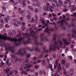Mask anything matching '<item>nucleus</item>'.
<instances>
[{"instance_id": "obj_52", "label": "nucleus", "mask_w": 76, "mask_h": 76, "mask_svg": "<svg viewBox=\"0 0 76 76\" xmlns=\"http://www.w3.org/2000/svg\"><path fill=\"white\" fill-rule=\"evenodd\" d=\"M55 64H56V66H57V64H58V61L57 60H56L55 61Z\"/></svg>"}, {"instance_id": "obj_48", "label": "nucleus", "mask_w": 76, "mask_h": 76, "mask_svg": "<svg viewBox=\"0 0 76 76\" xmlns=\"http://www.w3.org/2000/svg\"><path fill=\"white\" fill-rule=\"evenodd\" d=\"M52 6H53V7H56V4H55L54 3H52Z\"/></svg>"}, {"instance_id": "obj_40", "label": "nucleus", "mask_w": 76, "mask_h": 76, "mask_svg": "<svg viewBox=\"0 0 76 76\" xmlns=\"http://www.w3.org/2000/svg\"><path fill=\"white\" fill-rule=\"evenodd\" d=\"M42 28H40L38 29H37L36 30V31H42Z\"/></svg>"}, {"instance_id": "obj_19", "label": "nucleus", "mask_w": 76, "mask_h": 76, "mask_svg": "<svg viewBox=\"0 0 76 76\" xmlns=\"http://www.w3.org/2000/svg\"><path fill=\"white\" fill-rule=\"evenodd\" d=\"M37 31H35L34 32L33 34H31V37H33V38H34V37H35V36L34 35H35L36 34H37Z\"/></svg>"}, {"instance_id": "obj_62", "label": "nucleus", "mask_w": 76, "mask_h": 76, "mask_svg": "<svg viewBox=\"0 0 76 76\" xmlns=\"http://www.w3.org/2000/svg\"><path fill=\"white\" fill-rule=\"evenodd\" d=\"M12 74H13V72L12 71H11L9 74V75H12Z\"/></svg>"}, {"instance_id": "obj_2", "label": "nucleus", "mask_w": 76, "mask_h": 76, "mask_svg": "<svg viewBox=\"0 0 76 76\" xmlns=\"http://www.w3.org/2000/svg\"><path fill=\"white\" fill-rule=\"evenodd\" d=\"M57 35L55 34L53 35V37L52 39L53 42H55L53 45H52V47L50 48V51H56V48H57L58 45V42H56V38Z\"/></svg>"}, {"instance_id": "obj_11", "label": "nucleus", "mask_w": 76, "mask_h": 76, "mask_svg": "<svg viewBox=\"0 0 76 76\" xmlns=\"http://www.w3.org/2000/svg\"><path fill=\"white\" fill-rule=\"evenodd\" d=\"M48 8H49L50 11V12H53V10H51L53 8V7H52V6H50V4L49 3H48Z\"/></svg>"}, {"instance_id": "obj_17", "label": "nucleus", "mask_w": 76, "mask_h": 76, "mask_svg": "<svg viewBox=\"0 0 76 76\" xmlns=\"http://www.w3.org/2000/svg\"><path fill=\"white\" fill-rule=\"evenodd\" d=\"M66 60L65 59H63L61 61V64H66Z\"/></svg>"}, {"instance_id": "obj_25", "label": "nucleus", "mask_w": 76, "mask_h": 76, "mask_svg": "<svg viewBox=\"0 0 76 76\" xmlns=\"http://www.w3.org/2000/svg\"><path fill=\"white\" fill-rule=\"evenodd\" d=\"M35 13H38L39 12V10L38 8H36L34 10Z\"/></svg>"}, {"instance_id": "obj_27", "label": "nucleus", "mask_w": 76, "mask_h": 76, "mask_svg": "<svg viewBox=\"0 0 76 76\" xmlns=\"http://www.w3.org/2000/svg\"><path fill=\"white\" fill-rule=\"evenodd\" d=\"M13 24L15 26H16V27H18V24L16 23H13Z\"/></svg>"}, {"instance_id": "obj_59", "label": "nucleus", "mask_w": 76, "mask_h": 76, "mask_svg": "<svg viewBox=\"0 0 76 76\" xmlns=\"http://www.w3.org/2000/svg\"><path fill=\"white\" fill-rule=\"evenodd\" d=\"M74 71V69H73V68H72L70 69V71H71V72H73Z\"/></svg>"}, {"instance_id": "obj_31", "label": "nucleus", "mask_w": 76, "mask_h": 76, "mask_svg": "<svg viewBox=\"0 0 76 76\" xmlns=\"http://www.w3.org/2000/svg\"><path fill=\"white\" fill-rule=\"evenodd\" d=\"M2 9H3L4 10H6V7L4 6V5L2 6Z\"/></svg>"}, {"instance_id": "obj_13", "label": "nucleus", "mask_w": 76, "mask_h": 76, "mask_svg": "<svg viewBox=\"0 0 76 76\" xmlns=\"http://www.w3.org/2000/svg\"><path fill=\"white\" fill-rule=\"evenodd\" d=\"M46 5L47 6V7H43V9L44 10H45L46 11H48V3H46Z\"/></svg>"}, {"instance_id": "obj_38", "label": "nucleus", "mask_w": 76, "mask_h": 76, "mask_svg": "<svg viewBox=\"0 0 76 76\" xmlns=\"http://www.w3.org/2000/svg\"><path fill=\"white\" fill-rule=\"evenodd\" d=\"M68 10L67 9L65 8L64 9L63 11L64 12H67V11H68Z\"/></svg>"}, {"instance_id": "obj_46", "label": "nucleus", "mask_w": 76, "mask_h": 76, "mask_svg": "<svg viewBox=\"0 0 76 76\" xmlns=\"http://www.w3.org/2000/svg\"><path fill=\"white\" fill-rule=\"evenodd\" d=\"M23 4L24 6H26V5L25 2H23Z\"/></svg>"}, {"instance_id": "obj_54", "label": "nucleus", "mask_w": 76, "mask_h": 76, "mask_svg": "<svg viewBox=\"0 0 76 76\" xmlns=\"http://www.w3.org/2000/svg\"><path fill=\"white\" fill-rule=\"evenodd\" d=\"M21 36V34H18L17 35V37H19Z\"/></svg>"}, {"instance_id": "obj_8", "label": "nucleus", "mask_w": 76, "mask_h": 76, "mask_svg": "<svg viewBox=\"0 0 76 76\" xmlns=\"http://www.w3.org/2000/svg\"><path fill=\"white\" fill-rule=\"evenodd\" d=\"M44 34H40V38L41 39V41H44V40H46V41H48V39H47L46 37H43V36Z\"/></svg>"}, {"instance_id": "obj_60", "label": "nucleus", "mask_w": 76, "mask_h": 76, "mask_svg": "<svg viewBox=\"0 0 76 76\" xmlns=\"http://www.w3.org/2000/svg\"><path fill=\"white\" fill-rule=\"evenodd\" d=\"M18 1L19 3H20V4H22V1H21V0H18Z\"/></svg>"}, {"instance_id": "obj_39", "label": "nucleus", "mask_w": 76, "mask_h": 76, "mask_svg": "<svg viewBox=\"0 0 76 76\" xmlns=\"http://www.w3.org/2000/svg\"><path fill=\"white\" fill-rule=\"evenodd\" d=\"M57 71L58 73H61V72H60V71L59 70V68H58V66H57Z\"/></svg>"}, {"instance_id": "obj_5", "label": "nucleus", "mask_w": 76, "mask_h": 76, "mask_svg": "<svg viewBox=\"0 0 76 76\" xmlns=\"http://www.w3.org/2000/svg\"><path fill=\"white\" fill-rule=\"evenodd\" d=\"M32 34H28V36H26V38H28V39L27 41L26 42H23V43L25 45H26L27 44H30L31 43V38H29V37H30L31 36Z\"/></svg>"}, {"instance_id": "obj_15", "label": "nucleus", "mask_w": 76, "mask_h": 76, "mask_svg": "<svg viewBox=\"0 0 76 76\" xmlns=\"http://www.w3.org/2000/svg\"><path fill=\"white\" fill-rule=\"evenodd\" d=\"M4 71L6 73H8L9 71H10V69L9 68H7L6 69H4Z\"/></svg>"}, {"instance_id": "obj_10", "label": "nucleus", "mask_w": 76, "mask_h": 76, "mask_svg": "<svg viewBox=\"0 0 76 76\" xmlns=\"http://www.w3.org/2000/svg\"><path fill=\"white\" fill-rule=\"evenodd\" d=\"M52 67H53V65L51 64H48V68H50L52 73H54V69L52 68Z\"/></svg>"}, {"instance_id": "obj_3", "label": "nucleus", "mask_w": 76, "mask_h": 76, "mask_svg": "<svg viewBox=\"0 0 76 76\" xmlns=\"http://www.w3.org/2000/svg\"><path fill=\"white\" fill-rule=\"evenodd\" d=\"M19 52L17 53H15V55H16V54H20L22 56H24L25 54L26 53V52L24 49H20L19 50Z\"/></svg>"}, {"instance_id": "obj_44", "label": "nucleus", "mask_w": 76, "mask_h": 76, "mask_svg": "<svg viewBox=\"0 0 76 76\" xmlns=\"http://www.w3.org/2000/svg\"><path fill=\"white\" fill-rule=\"evenodd\" d=\"M50 31H49V28H48V35H50Z\"/></svg>"}, {"instance_id": "obj_43", "label": "nucleus", "mask_w": 76, "mask_h": 76, "mask_svg": "<svg viewBox=\"0 0 76 76\" xmlns=\"http://www.w3.org/2000/svg\"><path fill=\"white\" fill-rule=\"evenodd\" d=\"M39 73H40V75H42V74L43 73V72L42 71V70H40Z\"/></svg>"}, {"instance_id": "obj_34", "label": "nucleus", "mask_w": 76, "mask_h": 76, "mask_svg": "<svg viewBox=\"0 0 76 76\" xmlns=\"http://www.w3.org/2000/svg\"><path fill=\"white\" fill-rule=\"evenodd\" d=\"M56 4L58 7H61V5L58 4V3L57 2V3H56Z\"/></svg>"}, {"instance_id": "obj_20", "label": "nucleus", "mask_w": 76, "mask_h": 76, "mask_svg": "<svg viewBox=\"0 0 76 76\" xmlns=\"http://www.w3.org/2000/svg\"><path fill=\"white\" fill-rule=\"evenodd\" d=\"M58 2L59 4H63V2L61 0H59L58 1Z\"/></svg>"}, {"instance_id": "obj_1", "label": "nucleus", "mask_w": 76, "mask_h": 76, "mask_svg": "<svg viewBox=\"0 0 76 76\" xmlns=\"http://www.w3.org/2000/svg\"><path fill=\"white\" fill-rule=\"evenodd\" d=\"M4 35L0 34V39L5 40V41L9 40V41H10L12 42H13L15 44V45L16 46H19L21 44L20 42H19L18 43H17V41H18V39L15 38H11L10 37H7V34L6 33H4Z\"/></svg>"}, {"instance_id": "obj_64", "label": "nucleus", "mask_w": 76, "mask_h": 76, "mask_svg": "<svg viewBox=\"0 0 76 76\" xmlns=\"http://www.w3.org/2000/svg\"><path fill=\"white\" fill-rule=\"evenodd\" d=\"M56 66H57V65H54V69H56V67H57Z\"/></svg>"}, {"instance_id": "obj_42", "label": "nucleus", "mask_w": 76, "mask_h": 76, "mask_svg": "<svg viewBox=\"0 0 76 76\" xmlns=\"http://www.w3.org/2000/svg\"><path fill=\"white\" fill-rule=\"evenodd\" d=\"M68 3V1L67 0L65 1L64 2V4H67Z\"/></svg>"}, {"instance_id": "obj_6", "label": "nucleus", "mask_w": 76, "mask_h": 76, "mask_svg": "<svg viewBox=\"0 0 76 76\" xmlns=\"http://www.w3.org/2000/svg\"><path fill=\"white\" fill-rule=\"evenodd\" d=\"M38 36H34V43L35 44L37 45H42V43L41 42H37V39L38 38Z\"/></svg>"}, {"instance_id": "obj_58", "label": "nucleus", "mask_w": 76, "mask_h": 76, "mask_svg": "<svg viewBox=\"0 0 76 76\" xmlns=\"http://www.w3.org/2000/svg\"><path fill=\"white\" fill-rule=\"evenodd\" d=\"M32 27H30V28L28 31H32Z\"/></svg>"}, {"instance_id": "obj_18", "label": "nucleus", "mask_w": 76, "mask_h": 76, "mask_svg": "<svg viewBox=\"0 0 76 76\" xmlns=\"http://www.w3.org/2000/svg\"><path fill=\"white\" fill-rule=\"evenodd\" d=\"M9 20V17H6L4 18L5 22H7Z\"/></svg>"}, {"instance_id": "obj_30", "label": "nucleus", "mask_w": 76, "mask_h": 76, "mask_svg": "<svg viewBox=\"0 0 76 76\" xmlns=\"http://www.w3.org/2000/svg\"><path fill=\"white\" fill-rule=\"evenodd\" d=\"M58 66L60 70L61 71V70H62V69L61 68V64H60V63H59L58 64Z\"/></svg>"}, {"instance_id": "obj_4", "label": "nucleus", "mask_w": 76, "mask_h": 76, "mask_svg": "<svg viewBox=\"0 0 76 76\" xmlns=\"http://www.w3.org/2000/svg\"><path fill=\"white\" fill-rule=\"evenodd\" d=\"M5 50H6V51H8V50H10V51L12 52V53H15V50H14L13 49L14 47H12L10 45H9L7 46V47L5 46Z\"/></svg>"}, {"instance_id": "obj_12", "label": "nucleus", "mask_w": 76, "mask_h": 76, "mask_svg": "<svg viewBox=\"0 0 76 76\" xmlns=\"http://www.w3.org/2000/svg\"><path fill=\"white\" fill-rule=\"evenodd\" d=\"M65 67L66 69H69V67H70V64H69V63H66V64Z\"/></svg>"}, {"instance_id": "obj_32", "label": "nucleus", "mask_w": 76, "mask_h": 76, "mask_svg": "<svg viewBox=\"0 0 76 76\" xmlns=\"http://www.w3.org/2000/svg\"><path fill=\"white\" fill-rule=\"evenodd\" d=\"M39 68V66H38V65H35L34 66V69H38V68Z\"/></svg>"}, {"instance_id": "obj_33", "label": "nucleus", "mask_w": 76, "mask_h": 76, "mask_svg": "<svg viewBox=\"0 0 76 76\" xmlns=\"http://www.w3.org/2000/svg\"><path fill=\"white\" fill-rule=\"evenodd\" d=\"M5 27V28H10V25L8 24H6Z\"/></svg>"}, {"instance_id": "obj_36", "label": "nucleus", "mask_w": 76, "mask_h": 76, "mask_svg": "<svg viewBox=\"0 0 76 76\" xmlns=\"http://www.w3.org/2000/svg\"><path fill=\"white\" fill-rule=\"evenodd\" d=\"M27 49H28L30 51H32L34 50V49H31L30 48H29L28 47L27 48Z\"/></svg>"}, {"instance_id": "obj_51", "label": "nucleus", "mask_w": 76, "mask_h": 76, "mask_svg": "<svg viewBox=\"0 0 76 76\" xmlns=\"http://www.w3.org/2000/svg\"><path fill=\"white\" fill-rule=\"evenodd\" d=\"M72 37H74V38H76V36H75V35L74 34H72Z\"/></svg>"}, {"instance_id": "obj_35", "label": "nucleus", "mask_w": 76, "mask_h": 76, "mask_svg": "<svg viewBox=\"0 0 76 76\" xmlns=\"http://www.w3.org/2000/svg\"><path fill=\"white\" fill-rule=\"evenodd\" d=\"M32 66H33V65L29 64V65L28 66V69H30V68H31V67H32Z\"/></svg>"}, {"instance_id": "obj_41", "label": "nucleus", "mask_w": 76, "mask_h": 76, "mask_svg": "<svg viewBox=\"0 0 76 76\" xmlns=\"http://www.w3.org/2000/svg\"><path fill=\"white\" fill-rule=\"evenodd\" d=\"M53 57L54 58H56V54H53Z\"/></svg>"}, {"instance_id": "obj_55", "label": "nucleus", "mask_w": 76, "mask_h": 76, "mask_svg": "<svg viewBox=\"0 0 76 76\" xmlns=\"http://www.w3.org/2000/svg\"><path fill=\"white\" fill-rule=\"evenodd\" d=\"M67 74V73L66 71L64 72V75H66Z\"/></svg>"}, {"instance_id": "obj_56", "label": "nucleus", "mask_w": 76, "mask_h": 76, "mask_svg": "<svg viewBox=\"0 0 76 76\" xmlns=\"http://www.w3.org/2000/svg\"><path fill=\"white\" fill-rule=\"evenodd\" d=\"M24 34L26 36H28V35H29V34L28 33Z\"/></svg>"}, {"instance_id": "obj_50", "label": "nucleus", "mask_w": 76, "mask_h": 76, "mask_svg": "<svg viewBox=\"0 0 76 76\" xmlns=\"http://www.w3.org/2000/svg\"><path fill=\"white\" fill-rule=\"evenodd\" d=\"M9 60L8 59L6 61V63L7 64H9Z\"/></svg>"}, {"instance_id": "obj_23", "label": "nucleus", "mask_w": 76, "mask_h": 76, "mask_svg": "<svg viewBox=\"0 0 76 76\" xmlns=\"http://www.w3.org/2000/svg\"><path fill=\"white\" fill-rule=\"evenodd\" d=\"M58 42L61 46H62L63 45V42L60 40H58Z\"/></svg>"}, {"instance_id": "obj_26", "label": "nucleus", "mask_w": 76, "mask_h": 76, "mask_svg": "<svg viewBox=\"0 0 76 76\" xmlns=\"http://www.w3.org/2000/svg\"><path fill=\"white\" fill-rule=\"evenodd\" d=\"M44 32H48V26H47L46 29L43 30Z\"/></svg>"}, {"instance_id": "obj_9", "label": "nucleus", "mask_w": 76, "mask_h": 76, "mask_svg": "<svg viewBox=\"0 0 76 76\" xmlns=\"http://www.w3.org/2000/svg\"><path fill=\"white\" fill-rule=\"evenodd\" d=\"M62 40L65 43V44L66 45L70 44V42H67V40L66 39H62Z\"/></svg>"}, {"instance_id": "obj_21", "label": "nucleus", "mask_w": 76, "mask_h": 76, "mask_svg": "<svg viewBox=\"0 0 76 76\" xmlns=\"http://www.w3.org/2000/svg\"><path fill=\"white\" fill-rule=\"evenodd\" d=\"M24 39V38L23 37L21 38V37H20L18 40V41L19 42H20L21 41H22L23 39Z\"/></svg>"}, {"instance_id": "obj_49", "label": "nucleus", "mask_w": 76, "mask_h": 76, "mask_svg": "<svg viewBox=\"0 0 76 76\" xmlns=\"http://www.w3.org/2000/svg\"><path fill=\"white\" fill-rule=\"evenodd\" d=\"M30 56H31V55H30V54H28L27 55V58H29V57H30Z\"/></svg>"}, {"instance_id": "obj_63", "label": "nucleus", "mask_w": 76, "mask_h": 76, "mask_svg": "<svg viewBox=\"0 0 76 76\" xmlns=\"http://www.w3.org/2000/svg\"><path fill=\"white\" fill-rule=\"evenodd\" d=\"M11 57H12V58H15V55H11Z\"/></svg>"}, {"instance_id": "obj_37", "label": "nucleus", "mask_w": 76, "mask_h": 76, "mask_svg": "<svg viewBox=\"0 0 76 76\" xmlns=\"http://www.w3.org/2000/svg\"><path fill=\"white\" fill-rule=\"evenodd\" d=\"M9 35H11V36H12V35H13V33L11 31H10L9 33Z\"/></svg>"}, {"instance_id": "obj_45", "label": "nucleus", "mask_w": 76, "mask_h": 76, "mask_svg": "<svg viewBox=\"0 0 76 76\" xmlns=\"http://www.w3.org/2000/svg\"><path fill=\"white\" fill-rule=\"evenodd\" d=\"M17 23L18 25H21V24H22V23L20 22V21H17Z\"/></svg>"}, {"instance_id": "obj_16", "label": "nucleus", "mask_w": 76, "mask_h": 76, "mask_svg": "<svg viewBox=\"0 0 76 76\" xmlns=\"http://www.w3.org/2000/svg\"><path fill=\"white\" fill-rule=\"evenodd\" d=\"M42 64L43 66H45L46 63H45V60H43L42 62Z\"/></svg>"}, {"instance_id": "obj_14", "label": "nucleus", "mask_w": 76, "mask_h": 76, "mask_svg": "<svg viewBox=\"0 0 76 76\" xmlns=\"http://www.w3.org/2000/svg\"><path fill=\"white\" fill-rule=\"evenodd\" d=\"M28 9L29 10H34V8L32 6H29L28 7Z\"/></svg>"}, {"instance_id": "obj_61", "label": "nucleus", "mask_w": 76, "mask_h": 76, "mask_svg": "<svg viewBox=\"0 0 76 76\" xmlns=\"http://www.w3.org/2000/svg\"><path fill=\"white\" fill-rule=\"evenodd\" d=\"M27 14H30L31 13V12L29 11V10L27 11Z\"/></svg>"}, {"instance_id": "obj_24", "label": "nucleus", "mask_w": 76, "mask_h": 76, "mask_svg": "<svg viewBox=\"0 0 76 76\" xmlns=\"http://www.w3.org/2000/svg\"><path fill=\"white\" fill-rule=\"evenodd\" d=\"M36 51H38V52H40L41 51V50L40 49H38L37 47L35 49Z\"/></svg>"}, {"instance_id": "obj_7", "label": "nucleus", "mask_w": 76, "mask_h": 76, "mask_svg": "<svg viewBox=\"0 0 76 76\" xmlns=\"http://www.w3.org/2000/svg\"><path fill=\"white\" fill-rule=\"evenodd\" d=\"M43 52L42 53V54L41 55H40L39 56V58H42V56H43V54L45 53H48V50H46V48L45 47H44L43 48Z\"/></svg>"}, {"instance_id": "obj_22", "label": "nucleus", "mask_w": 76, "mask_h": 76, "mask_svg": "<svg viewBox=\"0 0 76 76\" xmlns=\"http://www.w3.org/2000/svg\"><path fill=\"white\" fill-rule=\"evenodd\" d=\"M41 4V3L39 2H37V7H39Z\"/></svg>"}, {"instance_id": "obj_29", "label": "nucleus", "mask_w": 76, "mask_h": 76, "mask_svg": "<svg viewBox=\"0 0 76 76\" xmlns=\"http://www.w3.org/2000/svg\"><path fill=\"white\" fill-rule=\"evenodd\" d=\"M26 17L28 19H29V20H30L31 19V16L29 15H27L26 16Z\"/></svg>"}, {"instance_id": "obj_53", "label": "nucleus", "mask_w": 76, "mask_h": 76, "mask_svg": "<svg viewBox=\"0 0 76 76\" xmlns=\"http://www.w3.org/2000/svg\"><path fill=\"white\" fill-rule=\"evenodd\" d=\"M23 19V18L22 17H21L20 18V20H21V21H22Z\"/></svg>"}, {"instance_id": "obj_47", "label": "nucleus", "mask_w": 76, "mask_h": 76, "mask_svg": "<svg viewBox=\"0 0 76 76\" xmlns=\"http://www.w3.org/2000/svg\"><path fill=\"white\" fill-rule=\"evenodd\" d=\"M44 20V19L42 18V17H40V21H42Z\"/></svg>"}, {"instance_id": "obj_28", "label": "nucleus", "mask_w": 76, "mask_h": 76, "mask_svg": "<svg viewBox=\"0 0 76 76\" xmlns=\"http://www.w3.org/2000/svg\"><path fill=\"white\" fill-rule=\"evenodd\" d=\"M64 22V20H61L60 21H58L57 22V23H61V22Z\"/></svg>"}, {"instance_id": "obj_57", "label": "nucleus", "mask_w": 76, "mask_h": 76, "mask_svg": "<svg viewBox=\"0 0 76 76\" xmlns=\"http://www.w3.org/2000/svg\"><path fill=\"white\" fill-rule=\"evenodd\" d=\"M72 58H72V56H70L69 57V59L70 60H72Z\"/></svg>"}]
</instances>
